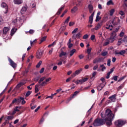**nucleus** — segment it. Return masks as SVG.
Instances as JSON below:
<instances>
[{
	"mask_svg": "<svg viewBox=\"0 0 127 127\" xmlns=\"http://www.w3.org/2000/svg\"><path fill=\"white\" fill-rule=\"evenodd\" d=\"M101 118H106L104 121L108 126H111V125H112V121L115 118V115L109 109H107L105 111V115H104L103 113H101Z\"/></svg>",
	"mask_w": 127,
	"mask_h": 127,
	"instance_id": "1",
	"label": "nucleus"
},
{
	"mask_svg": "<svg viewBox=\"0 0 127 127\" xmlns=\"http://www.w3.org/2000/svg\"><path fill=\"white\" fill-rule=\"evenodd\" d=\"M105 125V120L97 118L94 121L93 126L94 127H100Z\"/></svg>",
	"mask_w": 127,
	"mask_h": 127,
	"instance_id": "2",
	"label": "nucleus"
},
{
	"mask_svg": "<svg viewBox=\"0 0 127 127\" xmlns=\"http://www.w3.org/2000/svg\"><path fill=\"white\" fill-rule=\"evenodd\" d=\"M1 7L2 8V11L4 13H7L8 11V6L5 2H2L1 4Z\"/></svg>",
	"mask_w": 127,
	"mask_h": 127,
	"instance_id": "3",
	"label": "nucleus"
},
{
	"mask_svg": "<svg viewBox=\"0 0 127 127\" xmlns=\"http://www.w3.org/2000/svg\"><path fill=\"white\" fill-rule=\"evenodd\" d=\"M125 124L126 122L122 120H117L115 122V126L119 127H123Z\"/></svg>",
	"mask_w": 127,
	"mask_h": 127,
	"instance_id": "4",
	"label": "nucleus"
},
{
	"mask_svg": "<svg viewBox=\"0 0 127 127\" xmlns=\"http://www.w3.org/2000/svg\"><path fill=\"white\" fill-rule=\"evenodd\" d=\"M120 21H121L120 18H119V17H116L113 19L111 22L113 25H118V24L120 23Z\"/></svg>",
	"mask_w": 127,
	"mask_h": 127,
	"instance_id": "5",
	"label": "nucleus"
},
{
	"mask_svg": "<svg viewBox=\"0 0 127 127\" xmlns=\"http://www.w3.org/2000/svg\"><path fill=\"white\" fill-rule=\"evenodd\" d=\"M117 36H116L115 34H111V36H110V38L107 39L108 41H110V43H113L115 40H116V37Z\"/></svg>",
	"mask_w": 127,
	"mask_h": 127,
	"instance_id": "6",
	"label": "nucleus"
},
{
	"mask_svg": "<svg viewBox=\"0 0 127 127\" xmlns=\"http://www.w3.org/2000/svg\"><path fill=\"white\" fill-rule=\"evenodd\" d=\"M10 30V27H4L3 29V36L4 37L6 34L8 33V31Z\"/></svg>",
	"mask_w": 127,
	"mask_h": 127,
	"instance_id": "7",
	"label": "nucleus"
},
{
	"mask_svg": "<svg viewBox=\"0 0 127 127\" xmlns=\"http://www.w3.org/2000/svg\"><path fill=\"white\" fill-rule=\"evenodd\" d=\"M82 71H83V68H80L79 69L76 70L74 73L71 74V76L72 78H74V77L77 76V75H79V74H80Z\"/></svg>",
	"mask_w": 127,
	"mask_h": 127,
	"instance_id": "8",
	"label": "nucleus"
},
{
	"mask_svg": "<svg viewBox=\"0 0 127 127\" xmlns=\"http://www.w3.org/2000/svg\"><path fill=\"white\" fill-rule=\"evenodd\" d=\"M8 60L10 63V66L14 68V69L16 67H17V64L15 63L10 58H8Z\"/></svg>",
	"mask_w": 127,
	"mask_h": 127,
	"instance_id": "9",
	"label": "nucleus"
},
{
	"mask_svg": "<svg viewBox=\"0 0 127 127\" xmlns=\"http://www.w3.org/2000/svg\"><path fill=\"white\" fill-rule=\"evenodd\" d=\"M109 99H110L109 100V103H114V102H116V94H114V95L109 97Z\"/></svg>",
	"mask_w": 127,
	"mask_h": 127,
	"instance_id": "10",
	"label": "nucleus"
},
{
	"mask_svg": "<svg viewBox=\"0 0 127 127\" xmlns=\"http://www.w3.org/2000/svg\"><path fill=\"white\" fill-rule=\"evenodd\" d=\"M94 14H95V12H93L89 17V22L90 24H93V19H94Z\"/></svg>",
	"mask_w": 127,
	"mask_h": 127,
	"instance_id": "11",
	"label": "nucleus"
},
{
	"mask_svg": "<svg viewBox=\"0 0 127 127\" xmlns=\"http://www.w3.org/2000/svg\"><path fill=\"white\" fill-rule=\"evenodd\" d=\"M27 5H25L21 10V14H23V13H25L26 12V10H27Z\"/></svg>",
	"mask_w": 127,
	"mask_h": 127,
	"instance_id": "12",
	"label": "nucleus"
},
{
	"mask_svg": "<svg viewBox=\"0 0 127 127\" xmlns=\"http://www.w3.org/2000/svg\"><path fill=\"white\" fill-rule=\"evenodd\" d=\"M105 86H106V83L105 84H104L103 83H101L97 87V90L98 91H101V90L103 89V88H104Z\"/></svg>",
	"mask_w": 127,
	"mask_h": 127,
	"instance_id": "13",
	"label": "nucleus"
},
{
	"mask_svg": "<svg viewBox=\"0 0 127 127\" xmlns=\"http://www.w3.org/2000/svg\"><path fill=\"white\" fill-rule=\"evenodd\" d=\"M102 25H103V22H100L95 26V30H98V29H100L101 28Z\"/></svg>",
	"mask_w": 127,
	"mask_h": 127,
	"instance_id": "14",
	"label": "nucleus"
},
{
	"mask_svg": "<svg viewBox=\"0 0 127 127\" xmlns=\"http://www.w3.org/2000/svg\"><path fill=\"white\" fill-rule=\"evenodd\" d=\"M43 53H42V52L40 51V52H38V53H37V55H36V57L38 59H40V58H41V57H42V55H43Z\"/></svg>",
	"mask_w": 127,
	"mask_h": 127,
	"instance_id": "15",
	"label": "nucleus"
},
{
	"mask_svg": "<svg viewBox=\"0 0 127 127\" xmlns=\"http://www.w3.org/2000/svg\"><path fill=\"white\" fill-rule=\"evenodd\" d=\"M64 7H65V5H63L61 6V7H60L57 13V15H59V14H60V13H61L62 10H63V9H64Z\"/></svg>",
	"mask_w": 127,
	"mask_h": 127,
	"instance_id": "16",
	"label": "nucleus"
},
{
	"mask_svg": "<svg viewBox=\"0 0 127 127\" xmlns=\"http://www.w3.org/2000/svg\"><path fill=\"white\" fill-rule=\"evenodd\" d=\"M23 2L22 0H14V3L15 4H21Z\"/></svg>",
	"mask_w": 127,
	"mask_h": 127,
	"instance_id": "17",
	"label": "nucleus"
},
{
	"mask_svg": "<svg viewBox=\"0 0 127 127\" xmlns=\"http://www.w3.org/2000/svg\"><path fill=\"white\" fill-rule=\"evenodd\" d=\"M74 83L75 84H76V85H78V84H80V85H82V84H83V83H84V82H83L82 79H79V80H77L75 81L74 82Z\"/></svg>",
	"mask_w": 127,
	"mask_h": 127,
	"instance_id": "18",
	"label": "nucleus"
},
{
	"mask_svg": "<svg viewBox=\"0 0 127 127\" xmlns=\"http://www.w3.org/2000/svg\"><path fill=\"white\" fill-rule=\"evenodd\" d=\"M88 8L89 9L90 13H92L93 12V10L94 9V7H93V5H92L91 4H89L88 5Z\"/></svg>",
	"mask_w": 127,
	"mask_h": 127,
	"instance_id": "19",
	"label": "nucleus"
},
{
	"mask_svg": "<svg viewBox=\"0 0 127 127\" xmlns=\"http://www.w3.org/2000/svg\"><path fill=\"white\" fill-rule=\"evenodd\" d=\"M78 10V7L74 6L72 9H71V11L72 13H75Z\"/></svg>",
	"mask_w": 127,
	"mask_h": 127,
	"instance_id": "20",
	"label": "nucleus"
},
{
	"mask_svg": "<svg viewBox=\"0 0 127 127\" xmlns=\"http://www.w3.org/2000/svg\"><path fill=\"white\" fill-rule=\"evenodd\" d=\"M80 37H81V33H78L76 35H75H75H73L72 36V38H80Z\"/></svg>",
	"mask_w": 127,
	"mask_h": 127,
	"instance_id": "21",
	"label": "nucleus"
},
{
	"mask_svg": "<svg viewBox=\"0 0 127 127\" xmlns=\"http://www.w3.org/2000/svg\"><path fill=\"white\" fill-rule=\"evenodd\" d=\"M17 30V28H13L11 30V35L12 36L14 33H15V32Z\"/></svg>",
	"mask_w": 127,
	"mask_h": 127,
	"instance_id": "22",
	"label": "nucleus"
},
{
	"mask_svg": "<svg viewBox=\"0 0 127 127\" xmlns=\"http://www.w3.org/2000/svg\"><path fill=\"white\" fill-rule=\"evenodd\" d=\"M118 31H119V28H116L112 33L111 34L113 35L115 34V36H117V32H118Z\"/></svg>",
	"mask_w": 127,
	"mask_h": 127,
	"instance_id": "23",
	"label": "nucleus"
},
{
	"mask_svg": "<svg viewBox=\"0 0 127 127\" xmlns=\"http://www.w3.org/2000/svg\"><path fill=\"white\" fill-rule=\"evenodd\" d=\"M118 31H119V28H116L112 33L111 34L113 35L115 34V36H117V32H118Z\"/></svg>",
	"mask_w": 127,
	"mask_h": 127,
	"instance_id": "24",
	"label": "nucleus"
},
{
	"mask_svg": "<svg viewBox=\"0 0 127 127\" xmlns=\"http://www.w3.org/2000/svg\"><path fill=\"white\" fill-rule=\"evenodd\" d=\"M100 67L102 68H101L102 72H104L105 71V70H106V66H105V65H104V64H101L100 65Z\"/></svg>",
	"mask_w": 127,
	"mask_h": 127,
	"instance_id": "25",
	"label": "nucleus"
},
{
	"mask_svg": "<svg viewBox=\"0 0 127 127\" xmlns=\"http://www.w3.org/2000/svg\"><path fill=\"white\" fill-rule=\"evenodd\" d=\"M106 28V29H109L110 30H113V25H107Z\"/></svg>",
	"mask_w": 127,
	"mask_h": 127,
	"instance_id": "26",
	"label": "nucleus"
},
{
	"mask_svg": "<svg viewBox=\"0 0 127 127\" xmlns=\"http://www.w3.org/2000/svg\"><path fill=\"white\" fill-rule=\"evenodd\" d=\"M123 6L125 8H127V0H123Z\"/></svg>",
	"mask_w": 127,
	"mask_h": 127,
	"instance_id": "27",
	"label": "nucleus"
},
{
	"mask_svg": "<svg viewBox=\"0 0 127 127\" xmlns=\"http://www.w3.org/2000/svg\"><path fill=\"white\" fill-rule=\"evenodd\" d=\"M67 53L66 52H64V51H62L60 53L59 56L60 57H62L63 56H66Z\"/></svg>",
	"mask_w": 127,
	"mask_h": 127,
	"instance_id": "28",
	"label": "nucleus"
},
{
	"mask_svg": "<svg viewBox=\"0 0 127 127\" xmlns=\"http://www.w3.org/2000/svg\"><path fill=\"white\" fill-rule=\"evenodd\" d=\"M112 4V5H114V2H113V0H110L107 2V5H111Z\"/></svg>",
	"mask_w": 127,
	"mask_h": 127,
	"instance_id": "29",
	"label": "nucleus"
},
{
	"mask_svg": "<svg viewBox=\"0 0 127 127\" xmlns=\"http://www.w3.org/2000/svg\"><path fill=\"white\" fill-rule=\"evenodd\" d=\"M75 52H76V50L75 49H73L72 50L70 51V56H73V55H74V53H75Z\"/></svg>",
	"mask_w": 127,
	"mask_h": 127,
	"instance_id": "30",
	"label": "nucleus"
},
{
	"mask_svg": "<svg viewBox=\"0 0 127 127\" xmlns=\"http://www.w3.org/2000/svg\"><path fill=\"white\" fill-rule=\"evenodd\" d=\"M45 79H46V77H45V76H43V77H42L41 78H40V80H39V81L38 83H39V84H40V83H41V82H43V80H44Z\"/></svg>",
	"mask_w": 127,
	"mask_h": 127,
	"instance_id": "31",
	"label": "nucleus"
},
{
	"mask_svg": "<svg viewBox=\"0 0 127 127\" xmlns=\"http://www.w3.org/2000/svg\"><path fill=\"white\" fill-rule=\"evenodd\" d=\"M78 94H79V91L74 92V93H73V94L71 97V99H73V98H74L75 97H76V96H77Z\"/></svg>",
	"mask_w": 127,
	"mask_h": 127,
	"instance_id": "32",
	"label": "nucleus"
},
{
	"mask_svg": "<svg viewBox=\"0 0 127 127\" xmlns=\"http://www.w3.org/2000/svg\"><path fill=\"white\" fill-rule=\"evenodd\" d=\"M111 42L109 41H108V39H106V42H105L103 46H107V45H109Z\"/></svg>",
	"mask_w": 127,
	"mask_h": 127,
	"instance_id": "33",
	"label": "nucleus"
},
{
	"mask_svg": "<svg viewBox=\"0 0 127 127\" xmlns=\"http://www.w3.org/2000/svg\"><path fill=\"white\" fill-rule=\"evenodd\" d=\"M39 85H36L35 88V93H38V91H39V89H38V87Z\"/></svg>",
	"mask_w": 127,
	"mask_h": 127,
	"instance_id": "34",
	"label": "nucleus"
},
{
	"mask_svg": "<svg viewBox=\"0 0 127 127\" xmlns=\"http://www.w3.org/2000/svg\"><path fill=\"white\" fill-rule=\"evenodd\" d=\"M20 100L22 101L21 104L22 105H24L26 103L25 100H24V98L23 97H20Z\"/></svg>",
	"mask_w": 127,
	"mask_h": 127,
	"instance_id": "35",
	"label": "nucleus"
},
{
	"mask_svg": "<svg viewBox=\"0 0 127 127\" xmlns=\"http://www.w3.org/2000/svg\"><path fill=\"white\" fill-rule=\"evenodd\" d=\"M123 42H124V43H125V44H127V36H124Z\"/></svg>",
	"mask_w": 127,
	"mask_h": 127,
	"instance_id": "36",
	"label": "nucleus"
},
{
	"mask_svg": "<svg viewBox=\"0 0 127 127\" xmlns=\"http://www.w3.org/2000/svg\"><path fill=\"white\" fill-rule=\"evenodd\" d=\"M115 12V9H112L111 10H110V14L111 16H113Z\"/></svg>",
	"mask_w": 127,
	"mask_h": 127,
	"instance_id": "37",
	"label": "nucleus"
},
{
	"mask_svg": "<svg viewBox=\"0 0 127 127\" xmlns=\"http://www.w3.org/2000/svg\"><path fill=\"white\" fill-rule=\"evenodd\" d=\"M41 64H42V61H40L38 64L36 65V68H39L41 65Z\"/></svg>",
	"mask_w": 127,
	"mask_h": 127,
	"instance_id": "38",
	"label": "nucleus"
},
{
	"mask_svg": "<svg viewBox=\"0 0 127 127\" xmlns=\"http://www.w3.org/2000/svg\"><path fill=\"white\" fill-rule=\"evenodd\" d=\"M9 124L8 120H5V121L2 124V127H4L6 124Z\"/></svg>",
	"mask_w": 127,
	"mask_h": 127,
	"instance_id": "39",
	"label": "nucleus"
},
{
	"mask_svg": "<svg viewBox=\"0 0 127 127\" xmlns=\"http://www.w3.org/2000/svg\"><path fill=\"white\" fill-rule=\"evenodd\" d=\"M127 77V75L123 76V77H121L118 81V82H122L123 80L125 79Z\"/></svg>",
	"mask_w": 127,
	"mask_h": 127,
	"instance_id": "40",
	"label": "nucleus"
},
{
	"mask_svg": "<svg viewBox=\"0 0 127 127\" xmlns=\"http://www.w3.org/2000/svg\"><path fill=\"white\" fill-rule=\"evenodd\" d=\"M91 51H92V48H89L87 49V53L88 55H91Z\"/></svg>",
	"mask_w": 127,
	"mask_h": 127,
	"instance_id": "41",
	"label": "nucleus"
},
{
	"mask_svg": "<svg viewBox=\"0 0 127 127\" xmlns=\"http://www.w3.org/2000/svg\"><path fill=\"white\" fill-rule=\"evenodd\" d=\"M102 18V17L100 16H96V19H95V21L98 22V21H99Z\"/></svg>",
	"mask_w": 127,
	"mask_h": 127,
	"instance_id": "42",
	"label": "nucleus"
},
{
	"mask_svg": "<svg viewBox=\"0 0 127 127\" xmlns=\"http://www.w3.org/2000/svg\"><path fill=\"white\" fill-rule=\"evenodd\" d=\"M97 74V72L94 71L93 73H92V77H91V79H93V80H94L95 79V76H96V75Z\"/></svg>",
	"mask_w": 127,
	"mask_h": 127,
	"instance_id": "43",
	"label": "nucleus"
},
{
	"mask_svg": "<svg viewBox=\"0 0 127 127\" xmlns=\"http://www.w3.org/2000/svg\"><path fill=\"white\" fill-rule=\"evenodd\" d=\"M46 38H47V36L42 37L41 39V43L43 42V41H45V40H46Z\"/></svg>",
	"mask_w": 127,
	"mask_h": 127,
	"instance_id": "44",
	"label": "nucleus"
},
{
	"mask_svg": "<svg viewBox=\"0 0 127 127\" xmlns=\"http://www.w3.org/2000/svg\"><path fill=\"white\" fill-rule=\"evenodd\" d=\"M27 32H29L30 34H33L35 31L34 30L30 29L28 32H26V33H27Z\"/></svg>",
	"mask_w": 127,
	"mask_h": 127,
	"instance_id": "45",
	"label": "nucleus"
},
{
	"mask_svg": "<svg viewBox=\"0 0 127 127\" xmlns=\"http://www.w3.org/2000/svg\"><path fill=\"white\" fill-rule=\"evenodd\" d=\"M31 93H32V91H28L26 93V95H25V97H28V96H30V94H31Z\"/></svg>",
	"mask_w": 127,
	"mask_h": 127,
	"instance_id": "46",
	"label": "nucleus"
},
{
	"mask_svg": "<svg viewBox=\"0 0 127 127\" xmlns=\"http://www.w3.org/2000/svg\"><path fill=\"white\" fill-rule=\"evenodd\" d=\"M55 45H56V41H55V42H54L52 44L49 45L48 46V47L50 48V47H51L52 46H53V47Z\"/></svg>",
	"mask_w": 127,
	"mask_h": 127,
	"instance_id": "47",
	"label": "nucleus"
},
{
	"mask_svg": "<svg viewBox=\"0 0 127 127\" xmlns=\"http://www.w3.org/2000/svg\"><path fill=\"white\" fill-rule=\"evenodd\" d=\"M46 84H47V82H46V81H43L42 83L41 82L39 83L40 86H44L45 85H46Z\"/></svg>",
	"mask_w": 127,
	"mask_h": 127,
	"instance_id": "48",
	"label": "nucleus"
},
{
	"mask_svg": "<svg viewBox=\"0 0 127 127\" xmlns=\"http://www.w3.org/2000/svg\"><path fill=\"white\" fill-rule=\"evenodd\" d=\"M67 10H65L64 12L63 13V14L61 15V17H63V16H64V15H65V14L67 13Z\"/></svg>",
	"mask_w": 127,
	"mask_h": 127,
	"instance_id": "49",
	"label": "nucleus"
},
{
	"mask_svg": "<svg viewBox=\"0 0 127 127\" xmlns=\"http://www.w3.org/2000/svg\"><path fill=\"white\" fill-rule=\"evenodd\" d=\"M81 79H82V82H83V83H85V82H87V81L89 80V78L86 77V78H83Z\"/></svg>",
	"mask_w": 127,
	"mask_h": 127,
	"instance_id": "50",
	"label": "nucleus"
},
{
	"mask_svg": "<svg viewBox=\"0 0 127 127\" xmlns=\"http://www.w3.org/2000/svg\"><path fill=\"white\" fill-rule=\"evenodd\" d=\"M114 54H115V55H121V53L119 51H115L114 52Z\"/></svg>",
	"mask_w": 127,
	"mask_h": 127,
	"instance_id": "51",
	"label": "nucleus"
},
{
	"mask_svg": "<svg viewBox=\"0 0 127 127\" xmlns=\"http://www.w3.org/2000/svg\"><path fill=\"white\" fill-rule=\"evenodd\" d=\"M108 55V52H103L102 53L101 55L102 56H106Z\"/></svg>",
	"mask_w": 127,
	"mask_h": 127,
	"instance_id": "52",
	"label": "nucleus"
},
{
	"mask_svg": "<svg viewBox=\"0 0 127 127\" xmlns=\"http://www.w3.org/2000/svg\"><path fill=\"white\" fill-rule=\"evenodd\" d=\"M96 38V36L95 35H92L90 37L91 40H94Z\"/></svg>",
	"mask_w": 127,
	"mask_h": 127,
	"instance_id": "53",
	"label": "nucleus"
},
{
	"mask_svg": "<svg viewBox=\"0 0 127 127\" xmlns=\"http://www.w3.org/2000/svg\"><path fill=\"white\" fill-rule=\"evenodd\" d=\"M118 76L116 75L113 76V77L112 78V80H114V81H118Z\"/></svg>",
	"mask_w": 127,
	"mask_h": 127,
	"instance_id": "54",
	"label": "nucleus"
},
{
	"mask_svg": "<svg viewBox=\"0 0 127 127\" xmlns=\"http://www.w3.org/2000/svg\"><path fill=\"white\" fill-rule=\"evenodd\" d=\"M113 72H114V68H111V69H110V71H109V72L107 73V74L110 76V75H111V74H112V73H113Z\"/></svg>",
	"mask_w": 127,
	"mask_h": 127,
	"instance_id": "55",
	"label": "nucleus"
},
{
	"mask_svg": "<svg viewBox=\"0 0 127 127\" xmlns=\"http://www.w3.org/2000/svg\"><path fill=\"white\" fill-rule=\"evenodd\" d=\"M120 55H124V54H126V51L125 50H122L120 51Z\"/></svg>",
	"mask_w": 127,
	"mask_h": 127,
	"instance_id": "56",
	"label": "nucleus"
},
{
	"mask_svg": "<svg viewBox=\"0 0 127 127\" xmlns=\"http://www.w3.org/2000/svg\"><path fill=\"white\" fill-rule=\"evenodd\" d=\"M98 62H99V60L98 59H95L93 61V63H94V64H96V63H98Z\"/></svg>",
	"mask_w": 127,
	"mask_h": 127,
	"instance_id": "57",
	"label": "nucleus"
},
{
	"mask_svg": "<svg viewBox=\"0 0 127 127\" xmlns=\"http://www.w3.org/2000/svg\"><path fill=\"white\" fill-rule=\"evenodd\" d=\"M88 38H89V35L88 34H85L83 36V39H87Z\"/></svg>",
	"mask_w": 127,
	"mask_h": 127,
	"instance_id": "58",
	"label": "nucleus"
},
{
	"mask_svg": "<svg viewBox=\"0 0 127 127\" xmlns=\"http://www.w3.org/2000/svg\"><path fill=\"white\" fill-rule=\"evenodd\" d=\"M124 88V85L122 84L118 88V91H120V90H122V89Z\"/></svg>",
	"mask_w": 127,
	"mask_h": 127,
	"instance_id": "59",
	"label": "nucleus"
},
{
	"mask_svg": "<svg viewBox=\"0 0 127 127\" xmlns=\"http://www.w3.org/2000/svg\"><path fill=\"white\" fill-rule=\"evenodd\" d=\"M69 20H70V16H68L67 18L65 20L64 23H68Z\"/></svg>",
	"mask_w": 127,
	"mask_h": 127,
	"instance_id": "60",
	"label": "nucleus"
},
{
	"mask_svg": "<svg viewBox=\"0 0 127 127\" xmlns=\"http://www.w3.org/2000/svg\"><path fill=\"white\" fill-rule=\"evenodd\" d=\"M108 66H111V59H109L107 61Z\"/></svg>",
	"mask_w": 127,
	"mask_h": 127,
	"instance_id": "61",
	"label": "nucleus"
},
{
	"mask_svg": "<svg viewBox=\"0 0 127 127\" xmlns=\"http://www.w3.org/2000/svg\"><path fill=\"white\" fill-rule=\"evenodd\" d=\"M75 24V22H70L68 24L69 26H73Z\"/></svg>",
	"mask_w": 127,
	"mask_h": 127,
	"instance_id": "62",
	"label": "nucleus"
},
{
	"mask_svg": "<svg viewBox=\"0 0 127 127\" xmlns=\"http://www.w3.org/2000/svg\"><path fill=\"white\" fill-rule=\"evenodd\" d=\"M28 72H29V68H27L25 71L24 72V74H27V73H28Z\"/></svg>",
	"mask_w": 127,
	"mask_h": 127,
	"instance_id": "63",
	"label": "nucleus"
},
{
	"mask_svg": "<svg viewBox=\"0 0 127 127\" xmlns=\"http://www.w3.org/2000/svg\"><path fill=\"white\" fill-rule=\"evenodd\" d=\"M43 122H44V118H42L39 122V125H42Z\"/></svg>",
	"mask_w": 127,
	"mask_h": 127,
	"instance_id": "64",
	"label": "nucleus"
}]
</instances>
